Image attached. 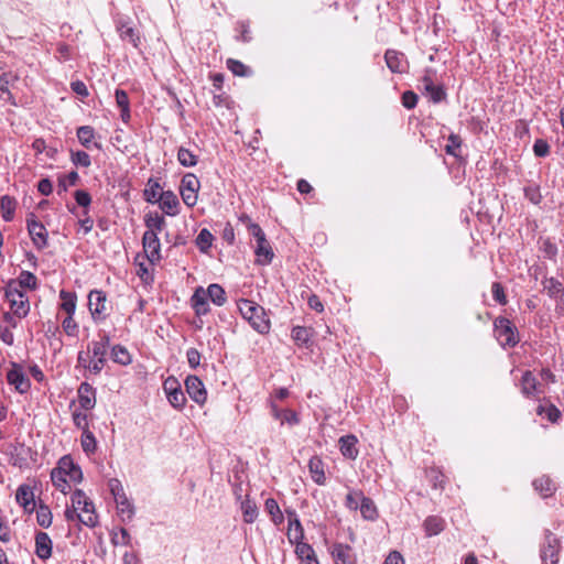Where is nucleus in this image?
<instances>
[{
    "mask_svg": "<svg viewBox=\"0 0 564 564\" xmlns=\"http://www.w3.org/2000/svg\"><path fill=\"white\" fill-rule=\"evenodd\" d=\"M17 502L24 509L25 512H33L35 510V500L33 488L30 485L22 484L18 487L15 492Z\"/></svg>",
    "mask_w": 564,
    "mask_h": 564,
    "instance_id": "2eb2a0df",
    "label": "nucleus"
},
{
    "mask_svg": "<svg viewBox=\"0 0 564 564\" xmlns=\"http://www.w3.org/2000/svg\"><path fill=\"white\" fill-rule=\"evenodd\" d=\"M232 100L229 95H227L225 91H218L215 93L213 96V105L216 108L225 107L227 109L231 108Z\"/></svg>",
    "mask_w": 564,
    "mask_h": 564,
    "instance_id": "3c124183",
    "label": "nucleus"
},
{
    "mask_svg": "<svg viewBox=\"0 0 564 564\" xmlns=\"http://www.w3.org/2000/svg\"><path fill=\"white\" fill-rule=\"evenodd\" d=\"M533 487L543 497H550L555 491V485L553 480L547 476H542L533 481Z\"/></svg>",
    "mask_w": 564,
    "mask_h": 564,
    "instance_id": "2f4dec72",
    "label": "nucleus"
},
{
    "mask_svg": "<svg viewBox=\"0 0 564 564\" xmlns=\"http://www.w3.org/2000/svg\"><path fill=\"white\" fill-rule=\"evenodd\" d=\"M116 104L120 109V118L123 122H128L131 118L130 115V100L126 90L117 88L115 91Z\"/></svg>",
    "mask_w": 564,
    "mask_h": 564,
    "instance_id": "a878e982",
    "label": "nucleus"
},
{
    "mask_svg": "<svg viewBox=\"0 0 564 564\" xmlns=\"http://www.w3.org/2000/svg\"><path fill=\"white\" fill-rule=\"evenodd\" d=\"M106 295L104 292L94 290L88 295V306L94 318L106 312Z\"/></svg>",
    "mask_w": 564,
    "mask_h": 564,
    "instance_id": "f3484780",
    "label": "nucleus"
},
{
    "mask_svg": "<svg viewBox=\"0 0 564 564\" xmlns=\"http://www.w3.org/2000/svg\"><path fill=\"white\" fill-rule=\"evenodd\" d=\"M293 544H296L295 554L302 561L311 560V557L315 555L313 547L310 544L304 543L303 540L294 542Z\"/></svg>",
    "mask_w": 564,
    "mask_h": 564,
    "instance_id": "8fccbe9b",
    "label": "nucleus"
},
{
    "mask_svg": "<svg viewBox=\"0 0 564 564\" xmlns=\"http://www.w3.org/2000/svg\"><path fill=\"white\" fill-rule=\"evenodd\" d=\"M495 334L497 339L503 347H514L520 338L517 328L512 325L511 321L506 317L496 318Z\"/></svg>",
    "mask_w": 564,
    "mask_h": 564,
    "instance_id": "20e7f679",
    "label": "nucleus"
},
{
    "mask_svg": "<svg viewBox=\"0 0 564 564\" xmlns=\"http://www.w3.org/2000/svg\"><path fill=\"white\" fill-rule=\"evenodd\" d=\"M424 94L433 104H440L447 99V93L443 84H435L431 88L426 89Z\"/></svg>",
    "mask_w": 564,
    "mask_h": 564,
    "instance_id": "58836bf2",
    "label": "nucleus"
},
{
    "mask_svg": "<svg viewBox=\"0 0 564 564\" xmlns=\"http://www.w3.org/2000/svg\"><path fill=\"white\" fill-rule=\"evenodd\" d=\"M7 381L13 386L19 393L29 391L31 383L28 376L24 373L23 368L18 364H12V368L7 372Z\"/></svg>",
    "mask_w": 564,
    "mask_h": 564,
    "instance_id": "1a4fd4ad",
    "label": "nucleus"
},
{
    "mask_svg": "<svg viewBox=\"0 0 564 564\" xmlns=\"http://www.w3.org/2000/svg\"><path fill=\"white\" fill-rule=\"evenodd\" d=\"M213 235L208 229H202L196 237V246L202 252H206L213 243Z\"/></svg>",
    "mask_w": 564,
    "mask_h": 564,
    "instance_id": "de8ad7c7",
    "label": "nucleus"
},
{
    "mask_svg": "<svg viewBox=\"0 0 564 564\" xmlns=\"http://www.w3.org/2000/svg\"><path fill=\"white\" fill-rule=\"evenodd\" d=\"M13 202L9 196H2V219L9 221L13 217Z\"/></svg>",
    "mask_w": 564,
    "mask_h": 564,
    "instance_id": "680f3d73",
    "label": "nucleus"
},
{
    "mask_svg": "<svg viewBox=\"0 0 564 564\" xmlns=\"http://www.w3.org/2000/svg\"><path fill=\"white\" fill-rule=\"evenodd\" d=\"M436 80V70L432 67H427L424 69V74L420 79V83L422 84L423 90L431 88L435 85Z\"/></svg>",
    "mask_w": 564,
    "mask_h": 564,
    "instance_id": "603ef678",
    "label": "nucleus"
},
{
    "mask_svg": "<svg viewBox=\"0 0 564 564\" xmlns=\"http://www.w3.org/2000/svg\"><path fill=\"white\" fill-rule=\"evenodd\" d=\"M79 180V175L76 171H72L68 174L61 176L58 178L57 193L61 194L66 192L68 186H74L77 184Z\"/></svg>",
    "mask_w": 564,
    "mask_h": 564,
    "instance_id": "49530a36",
    "label": "nucleus"
},
{
    "mask_svg": "<svg viewBox=\"0 0 564 564\" xmlns=\"http://www.w3.org/2000/svg\"><path fill=\"white\" fill-rule=\"evenodd\" d=\"M491 292L495 301H497L501 305L507 304V297L505 294L503 286L499 282L492 283Z\"/></svg>",
    "mask_w": 564,
    "mask_h": 564,
    "instance_id": "e2e57ef3",
    "label": "nucleus"
},
{
    "mask_svg": "<svg viewBox=\"0 0 564 564\" xmlns=\"http://www.w3.org/2000/svg\"><path fill=\"white\" fill-rule=\"evenodd\" d=\"M521 392L527 398L536 397L543 393L541 384L530 370L524 371L521 379Z\"/></svg>",
    "mask_w": 564,
    "mask_h": 564,
    "instance_id": "dca6fc26",
    "label": "nucleus"
},
{
    "mask_svg": "<svg viewBox=\"0 0 564 564\" xmlns=\"http://www.w3.org/2000/svg\"><path fill=\"white\" fill-rule=\"evenodd\" d=\"M62 325H63L64 332L68 336H76L77 335L78 325L75 322V319L73 318V315H67V317L63 321Z\"/></svg>",
    "mask_w": 564,
    "mask_h": 564,
    "instance_id": "0e129e2a",
    "label": "nucleus"
},
{
    "mask_svg": "<svg viewBox=\"0 0 564 564\" xmlns=\"http://www.w3.org/2000/svg\"><path fill=\"white\" fill-rule=\"evenodd\" d=\"M332 555L335 564H354L355 557L352 550L347 544L337 543L333 546Z\"/></svg>",
    "mask_w": 564,
    "mask_h": 564,
    "instance_id": "5701e85b",
    "label": "nucleus"
},
{
    "mask_svg": "<svg viewBox=\"0 0 564 564\" xmlns=\"http://www.w3.org/2000/svg\"><path fill=\"white\" fill-rule=\"evenodd\" d=\"M35 509H36L37 524L45 529L48 528L52 524V519H53L51 509L42 502L39 503V506L35 507Z\"/></svg>",
    "mask_w": 564,
    "mask_h": 564,
    "instance_id": "ea45409f",
    "label": "nucleus"
},
{
    "mask_svg": "<svg viewBox=\"0 0 564 564\" xmlns=\"http://www.w3.org/2000/svg\"><path fill=\"white\" fill-rule=\"evenodd\" d=\"M117 32L123 42L130 43L134 48L141 50V34L138 28L130 21L120 19L116 23Z\"/></svg>",
    "mask_w": 564,
    "mask_h": 564,
    "instance_id": "0eeeda50",
    "label": "nucleus"
},
{
    "mask_svg": "<svg viewBox=\"0 0 564 564\" xmlns=\"http://www.w3.org/2000/svg\"><path fill=\"white\" fill-rule=\"evenodd\" d=\"M419 96L413 90H406L401 96L402 106L406 109H413L416 107Z\"/></svg>",
    "mask_w": 564,
    "mask_h": 564,
    "instance_id": "4d7b16f0",
    "label": "nucleus"
},
{
    "mask_svg": "<svg viewBox=\"0 0 564 564\" xmlns=\"http://www.w3.org/2000/svg\"><path fill=\"white\" fill-rule=\"evenodd\" d=\"M108 486L111 491V495L113 496L115 501L117 499L126 500V492L123 490L121 482L118 479H116V478L110 479L108 482Z\"/></svg>",
    "mask_w": 564,
    "mask_h": 564,
    "instance_id": "13d9d810",
    "label": "nucleus"
},
{
    "mask_svg": "<svg viewBox=\"0 0 564 564\" xmlns=\"http://www.w3.org/2000/svg\"><path fill=\"white\" fill-rule=\"evenodd\" d=\"M236 35L235 39L241 43H250L252 41L250 23L246 20L237 21L235 26Z\"/></svg>",
    "mask_w": 564,
    "mask_h": 564,
    "instance_id": "c9c22d12",
    "label": "nucleus"
},
{
    "mask_svg": "<svg viewBox=\"0 0 564 564\" xmlns=\"http://www.w3.org/2000/svg\"><path fill=\"white\" fill-rule=\"evenodd\" d=\"M161 185L158 181L150 178L145 185L143 191V198L145 202L155 204L159 202V197L161 194Z\"/></svg>",
    "mask_w": 564,
    "mask_h": 564,
    "instance_id": "473e14b6",
    "label": "nucleus"
},
{
    "mask_svg": "<svg viewBox=\"0 0 564 564\" xmlns=\"http://www.w3.org/2000/svg\"><path fill=\"white\" fill-rule=\"evenodd\" d=\"M543 289L551 297L554 299L561 296L564 293L563 284L554 278L545 279L543 281Z\"/></svg>",
    "mask_w": 564,
    "mask_h": 564,
    "instance_id": "79ce46f5",
    "label": "nucleus"
},
{
    "mask_svg": "<svg viewBox=\"0 0 564 564\" xmlns=\"http://www.w3.org/2000/svg\"><path fill=\"white\" fill-rule=\"evenodd\" d=\"M205 292L208 299L217 306H223L227 301L224 288L217 283L210 284Z\"/></svg>",
    "mask_w": 564,
    "mask_h": 564,
    "instance_id": "7c9ffc66",
    "label": "nucleus"
},
{
    "mask_svg": "<svg viewBox=\"0 0 564 564\" xmlns=\"http://www.w3.org/2000/svg\"><path fill=\"white\" fill-rule=\"evenodd\" d=\"M271 412L274 419L281 421V424L296 425L300 422L297 413L293 410L279 409L275 404H272Z\"/></svg>",
    "mask_w": 564,
    "mask_h": 564,
    "instance_id": "bb28decb",
    "label": "nucleus"
},
{
    "mask_svg": "<svg viewBox=\"0 0 564 564\" xmlns=\"http://www.w3.org/2000/svg\"><path fill=\"white\" fill-rule=\"evenodd\" d=\"M561 549L560 539L550 530L544 532V541L541 545L540 556L543 564H556Z\"/></svg>",
    "mask_w": 564,
    "mask_h": 564,
    "instance_id": "39448f33",
    "label": "nucleus"
},
{
    "mask_svg": "<svg viewBox=\"0 0 564 564\" xmlns=\"http://www.w3.org/2000/svg\"><path fill=\"white\" fill-rule=\"evenodd\" d=\"M254 252L258 257V261L261 264L270 263L274 256L270 243L265 239V236L263 237V240H257Z\"/></svg>",
    "mask_w": 564,
    "mask_h": 564,
    "instance_id": "cd10ccee",
    "label": "nucleus"
},
{
    "mask_svg": "<svg viewBox=\"0 0 564 564\" xmlns=\"http://www.w3.org/2000/svg\"><path fill=\"white\" fill-rule=\"evenodd\" d=\"M264 509L270 514L274 524L279 525L284 521L283 513L275 499L268 498L264 502Z\"/></svg>",
    "mask_w": 564,
    "mask_h": 564,
    "instance_id": "4c0bfd02",
    "label": "nucleus"
},
{
    "mask_svg": "<svg viewBox=\"0 0 564 564\" xmlns=\"http://www.w3.org/2000/svg\"><path fill=\"white\" fill-rule=\"evenodd\" d=\"M387 67L394 74H404L409 69V62L404 53L388 48L384 52Z\"/></svg>",
    "mask_w": 564,
    "mask_h": 564,
    "instance_id": "6e6552de",
    "label": "nucleus"
},
{
    "mask_svg": "<svg viewBox=\"0 0 564 564\" xmlns=\"http://www.w3.org/2000/svg\"><path fill=\"white\" fill-rule=\"evenodd\" d=\"M312 330L304 326H295L292 329V338L296 344L307 345L311 340Z\"/></svg>",
    "mask_w": 564,
    "mask_h": 564,
    "instance_id": "c03bdc74",
    "label": "nucleus"
},
{
    "mask_svg": "<svg viewBox=\"0 0 564 564\" xmlns=\"http://www.w3.org/2000/svg\"><path fill=\"white\" fill-rule=\"evenodd\" d=\"M76 203L82 207H88L91 203V196L88 192L78 189L74 194Z\"/></svg>",
    "mask_w": 564,
    "mask_h": 564,
    "instance_id": "774afa93",
    "label": "nucleus"
},
{
    "mask_svg": "<svg viewBox=\"0 0 564 564\" xmlns=\"http://www.w3.org/2000/svg\"><path fill=\"white\" fill-rule=\"evenodd\" d=\"M112 359L115 362L120 365H129L131 362V356L126 347L121 345H115L111 350Z\"/></svg>",
    "mask_w": 564,
    "mask_h": 564,
    "instance_id": "a18cd8bd",
    "label": "nucleus"
},
{
    "mask_svg": "<svg viewBox=\"0 0 564 564\" xmlns=\"http://www.w3.org/2000/svg\"><path fill=\"white\" fill-rule=\"evenodd\" d=\"M359 508L362 517L367 520H375L378 516L377 508L370 498L361 497Z\"/></svg>",
    "mask_w": 564,
    "mask_h": 564,
    "instance_id": "37998d69",
    "label": "nucleus"
},
{
    "mask_svg": "<svg viewBox=\"0 0 564 564\" xmlns=\"http://www.w3.org/2000/svg\"><path fill=\"white\" fill-rule=\"evenodd\" d=\"M3 299L9 303L10 312L2 313V322L15 327L17 322L25 317L30 311L29 299L22 290L21 283L9 282L4 289Z\"/></svg>",
    "mask_w": 564,
    "mask_h": 564,
    "instance_id": "f257e3e1",
    "label": "nucleus"
},
{
    "mask_svg": "<svg viewBox=\"0 0 564 564\" xmlns=\"http://www.w3.org/2000/svg\"><path fill=\"white\" fill-rule=\"evenodd\" d=\"M177 159L183 166L187 167L194 166L197 163V156L194 154V152L185 148L178 149Z\"/></svg>",
    "mask_w": 564,
    "mask_h": 564,
    "instance_id": "09e8293b",
    "label": "nucleus"
},
{
    "mask_svg": "<svg viewBox=\"0 0 564 564\" xmlns=\"http://www.w3.org/2000/svg\"><path fill=\"white\" fill-rule=\"evenodd\" d=\"M57 465L59 466V469L63 471L65 477H67L68 481L78 484L83 480V471L80 467L73 462L70 456H63L58 460Z\"/></svg>",
    "mask_w": 564,
    "mask_h": 564,
    "instance_id": "4468645a",
    "label": "nucleus"
},
{
    "mask_svg": "<svg viewBox=\"0 0 564 564\" xmlns=\"http://www.w3.org/2000/svg\"><path fill=\"white\" fill-rule=\"evenodd\" d=\"M62 300L61 308L67 313V315H74L76 310V295L74 293L62 290L59 292Z\"/></svg>",
    "mask_w": 564,
    "mask_h": 564,
    "instance_id": "a19ab883",
    "label": "nucleus"
},
{
    "mask_svg": "<svg viewBox=\"0 0 564 564\" xmlns=\"http://www.w3.org/2000/svg\"><path fill=\"white\" fill-rule=\"evenodd\" d=\"M424 529L427 536L437 535L444 530V520L436 516L427 517L424 521Z\"/></svg>",
    "mask_w": 564,
    "mask_h": 564,
    "instance_id": "72a5a7b5",
    "label": "nucleus"
},
{
    "mask_svg": "<svg viewBox=\"0 0 564 564\" xmlns=\"http://www.w3.org/2000/svg\"><path fill=\"white\" fill-rule=\"evenodd\" d=\"M186 392L197 404L202 405L207 400V391L203 381L196 376H188L185 380Z\"/></svg>",
    "mask_w": 564,
    "mask_h": 564,
    "instance_id": "9b49d317",
    "label": "nucleus"
},
{
    "mask_svg": "<svg viewBox=\"0 0 564 564\" xmlns=\"http://www.w3.org/2000/svg\"><path fill=\"white\" fill-rule=\"evenodd\" d=\"M131 541V536L129 532L124 529H120V538L118 533H113L111 536V542L113 545L122 544V545H129Z\"/></svg>",
    "mask_w": 564,
    "mask_h": 564,
    "instance_id": "338daca9",
    "label": "nucleus"
},
{
    "mask_svg": "<svg viewBox=\"0 0 564 564\" xmlns=\"http://www.w3.org/2000/svg\"><path fill=\"white\" fill-rule=\"evenodd\" d=\"M308 470L311 473L312 479L315 484L323 486L325 485L326 477L324 471V463L317 457L313 456L308 462Z\"/></svg>",
    "mask_w": 564,
    "mask_h": 564,
    "instance_id": "393cba45",
    "label": "nucleus"
},
{
    "mask_svg": "<svg viewBox=\"0 0 564 564\" xmlns=\"http://www.w3.org/2000/svg\"><path fill=\"white\" fill-rule=\"evenodd\" d=\"M160 208L169 216H175L177 214V207L180 205L176 195L171 191L161 192L159 202Z\"/></svg>",
    "mask_w": 564,
    "mask_h": 564,
    "instance_id": "4be33fe9",
    "label": "nucleus"
},
{
    "mask_svg": "<svg viewBox=\"0 0 564 564\" xmlns=\"http://www.w3.org/2000/svg\"><path fill=\"white\" fill-rule=\"evenodd\" d=\"M241 510L243 516V521L246 523H253L258 518L259 511L254 501L249 498L241 501Z\"/></svg>",
    "mask_w": 564,
    "mask_h": 564,
    "instance_id": "e433bc0d",
    "label": "nucleus"
},
{
    "mask_svg": "<svg viewBox=\"0 0 564 564\" xmlns=\"http://www.w3.org/2000/svg\"><path fill=\"white\" fill-rule=\"evenodd\" d=\"M358 440L352 434L341 436L339 438V447L343 456L348 459H356L359 453L356 446Z\"/></svg>",
    "mask_w": 564,
    "mask_h": 564,
    "instance_id": "b1692460",
    "label": "nucleus"
},
{
    "mask_svg": "<svg viewBox=\"0 0 564 564\" xmlns=\"http://www.w3.org/2000/svg\"><path fill=\"white\" fill-rule=\"evenodd\" d=\"M28 230L31 239L37 249L47 247V230L42 223L36 220L34 216L26 220Z\"/></svg>",
    "mask_w": 564,
    "mask_h": 564,
    "instance_id": "f8f14e48",
    "label": "nucleus"
},
{
    "mask_svg": "<svg viewBox=\"0 0 564 564\" xmlns=\"http://www.w3.org/2000/svg\"><path fill=\"white\" fill-rule=\"evenodd\" d=\"M238 308L253 329L260 334H267L270 329V321L267 316L264 308L250 300H240Z\"/></svg>",
    "mask_w": 564,
    "mask_h": 564,
    "instance_id": "f03ea898",
    "label": "nucleus"
},
{
    "mask_svg": "<svg viewBox=\"0 0 564 564\" xmlns=\"http://www.w3.org/2000/svg\"><path fill=\"white\" fill-rule=\"evenodd\" d=\"M208 300L209 299L202 286L196 289L191 297V304L197 316L206 315L209 312Z\"/></svg>",
    "mask_w": 564,
    "mask_h": 564,
    "instance_id": "412c9836",
    "label": "nucleus"
},
{
    "mask_svg": "<svg viewBox=\"0 0 564 564\" xmlns=\"http://www.w3.org/2000/svg\"><path fill=\"white\" fill-rule=\"evenodd\" d=\"M78 402L82 409L91 410L96 404L95 389L88 382H82L78 388Z\"/></svg>",
    "mask_w": 564,
    "mask_h": 564,
    "instance_id": "6ab92c4d",
    "label": "nucleus"
},
{
    "mask_svg": "<svg viewBox=\"0 0 564 564\" xmlns=\"http://www.w3.org/2000/svg\"><path fill=\"white\" fill-rule=\"evenodd\" d=\"M524 196L534 205H539L542 200L540 187L536 185L527 186L524 188Z\"/></svg>",
    "mask_w": 564,
    "mask_h": 564,
    "instance_id": "5fc2aeb1",
    "label": "nucleus"
},
{
    "mask_svg": "<svg viewBox=\"0 0 564 564\" xmlns=\"http://www.w3.org/2000/svg\"><path fill=\"white\" fill-rule=\"evenodd\" d=\"M289 517L288 527V539L293 544L294 542L302 541L304 539V530L297 518L295 511H286Z\"/></svg>",
    "mask_w": 564,
    "mask_h": 564,
    "instance_id": "a211bd4d",
    "label": "nucleus"
},
{
    "mask_svg": "<svg viewBox=\"0 0 564 564\" xmlns=\"http://www.w3.org/2000/svg\"><path fill=\"white\" fill-rule=\"evenodd\" d=\"M199 188V181L193 174H186L181 181V196L185 205L193 207L197 203V191Z\"/></svg>",
    "mask_w": 564,
    "mask_h": 564,
    "instance_id": "423d86ee",
    "label": "nucleus"
},
{
    "mask_svg": "<svg viewBox=\"0 0 564 564\" xmlns=\"http://www.w3.org/2000/svg\"><path fill=\"white\" fill-rule=\"evenodd\" d=\"M51 480L54 487L63 494H66L70 488L67 477H65L58 465L51 471Z\"/></svg>",
    "mask_w": 564,
    "mask_h": 564,
    "instance_id": "f704fd0d",
    "label": "nucleus"
},
{
    "mask_svg": "<svg viewBox=\"0 0 564 564\" xmlns=\"http://www.w3.org/2000/svg\"><path fill=\"white\" fill-rule=\"evenodd\" d=\"M164 391L171 405L175 409H182L185 405L186 398L175 378H167L163 383Z\"/></svg>",
    "mask_w": 564,
    "mask_h": 564,
    "instance_id": "9d476101",
    "label": "nucleus"
},
{
    "mask_svg": "<svg viewBox=\"0 0 564 564\" xmlns=\"http://www.w3.org/2000/svg\"><path fill=\"white\" fill-rule=\"evenodd\" d=\"M144 224L148 228L147 231H152L155 235H159L165 226V219L158 213H149L144 216Z\"/></svg>",
    "mask_w": 564,
    "mask_h": 564,
    "instance_id": "c756f323",
    "label": "nucleus"
},
{
    "mask_svg": "<svg viewBox=\"0 0 564 564\" xmlns=\"http://www.w3.org/2000/svg\"><path fill=\"white\" fill-rule=\"evenodd\" d=\"M97 446L96 438L94 434L89 431H85L82 436V447L86 453L95 452Z\"/></svg>",
    "mask_w": 564,
    "mask_h": 564,
    "instance_id": "864d4df0",
    "label": "nucleus"
},
{
    "mask_svg": "<svg viewBox=\"0 0 564 564\" xmlns=\"http://www.w3.org/2000/svg\"><path fill=\"white\" fill-rule=\"evenodd\" d=\"M142 243L150 262L154 263L161 259V245L158 235L152 231H145L142 237Z\"/></svg>",
    "mask_w": 564,
    "mask_h": 564,
    "instance_id": "ddd939ff",
    "label": "nucleus"
},
{
    "mask_svg": "<svg viewBox=\"0 0 564 564\" xmlns=\"http://www.w3.org/2000/svg\"><path fill=\"white\" fill-rule=\"evenodd\" d=\"M536 412L539 415L545 412L549 421L552 423H555L561 416L560 410L553 404L549 405L547 408L540 405Z\"/></svg>",
    "mask_w": 564,
    "mask_h": 564,
    "instance_id": "bf43d9fd",
    "label": "nucleus"
},
{
    "mask_svg": "<svg viewBox=\"0 0 564 564\" xmlns=\"http://www.w3.org/2000/svg\"><path fill=\"white\" fill-rule=\"evenodd\" d=\"M227 68L235 75L239 77H251L253 75V70L250 66L245 65L242 62L228 58L226 61Z\"/></svg>",
    "mask_w": 564,
    "mask_h": 564,
    "instance_id": "c85d7f7f",
    "label": "nucleus"
},
{
    "mask_svg": "<svg viewBox=\"0 0 564 564\" xmlns=\"http://www.w3.org/2000/svg\"><path fill=\"white\" fill-rule=\"evenodd\" d=\"M543 253H544V257L545 258H549L551 260H554L557 256V252H558V249L556 247L555 243H553L550 239H545L543 242H542V247H541Z\"/></svg>",
    "mask_w": 564,
    "mask_h": 564,
    "instance_id": "052dcab7",
    "label": "nucleus"
},
{
    "mask_svg": "<svg viewBox=\"0 0 564 564\" xmlns=\"http://www.w3.org/2000/svg\"><path fill=\"white\" fill-rule=\"evenodd\" d=\"M72 506L77 510H80V516H78V520L89 527L94 528L98 523V517L95 512V506L93 501L86 496V494L76 489L70 497Z\"/></svg>",
    "mask_w": 564,
    "mask_h": 564,
    "instance_id": "7ed1b4c3",
    "label": "nucleus"
},
{
    "mask_svg": "<svg viewBox=\"0 0 564 564\" xmlns=\"http://www.w3.org/2000/svg\"><path fill=\"white\" fill-rule=\"evenodd\" d=\"M116 503H117V508L121 514L127 513L128 519H131L133 517L134 510L127 497H126V500L117 499Z\"/></svg>",
    "mask_w": 564,
    "mask_h": 564,
    "instance_id": "69168bd1",
    "label": "nucleus"
},
{
    "mask_svg": "<svg viewBox=\"0 0 564 564\" xmlns=\"http://www.w3.org/2000/svg\"><path fill=\"white\" fill-rule=\"evenodd\" d=\"M35 554L41 560H47L52 555V540L46 532L35 534Z\"/></svg>",
    "mask_w": 564,
    "mask_h": 564,
    "instance_id": "aec40b11",
    "label": "nucleus"
},
{
    "mask_svg": "<svg viewBox=\"0 0 564 564\" xmlns=\"http://www.w3.org/2000/svg\"><path fill=\"white\" fill-rule=\"evenodd\" d=\"M72 161L77 166L88 167L90 165V156L85 151H70Z\"/></svg>",
    "mask_w": 564,
    "mask_h": 564,
    "instance_id": "6e6d98bb",
    "label": "nucleus"
}]
</instances>
